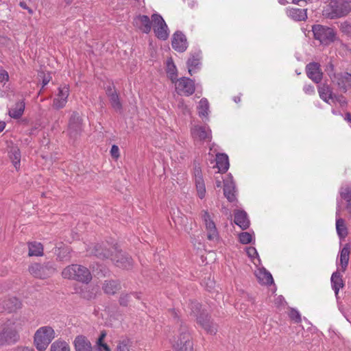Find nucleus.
<instances>
[{
  "mask_svg": "<svg viewBox=\"0 0 351 351\" xmlns=\"http://www.w3.org/2000/svg\"><path fill=\"white\" fill-rule=\"evenodd\" d=\"M307 10L295 8H287V16L295 21H304L307 18Z\"/></svg>",
  "mask_w": 351,
  "mask_h": 351,
  "instance_id": "25",
  "label": "nucleus"
},
{
  "mask_svg": "<svg viewBox=\"0 0 351 351\" xmlns=\"http://www.w3.org/2000/svg\"><path fill=\"white\" fill-rule=\"evenodd\" d=\"M25 103H24L23 100H21L19 103H17L14 110H25Z\"/></svg>",
  "mask_w": 351,
  "mask_h": 351,
  "instance_id": "55",
  "label": "nucleus"
},
{
  "mask_svg": "<svg viewBox=\"0 0 351 351\" xmlns=\"http://www.w3.org/2000/svg\"><path fill=\"white\" fill-rule=\"evenodd\" d=\"M223 194L230 202H234L237 200L236 188L233 182V178L230 174L226 179L223 180Z\"/></svg>",
  "mask_w": 351,
  "mask_h": 351,
  "instance_id": "15",
  "label": "nucleus"
},
{
  "mask_svg": "<svg viewBox=\"0 0 351 351\" xmlns=\"http://www.w3.org/2000/svg\"><path fill=\"white\" fill-rule=\"evenodd\" d=\"M167 73L172 82L177 80L178 71L171 58L167 61Z\"/></svg>",
  "mask_w": 351,
  "mask_h": 351,
  "instance_id": "38",
  "label": "nucleus"
},
{
  "mask_svg": "<svg viewBox=\"0 0 351 351\" xmlns=\"http://www.w3.org/2000/svg\"><path fill=\"white\" fill-rule=\"evenodd\" d=\"M253 234L247 232H243L239 234V241L242 244H248L252 242Z\"/></svg>",
  "mask_w": 351,
  "mask_h": 351,
  "instance_id": "42",
  "label": "nucleus"
},
{
  "mask_svg": "<svg viewBox=\"0 0 351 351\" xmlns=\"http://www.w3.org/2000/svg\"><path fill=\"white\" fill-rule=\"evenodd\" d=\"M215 160L219 172L222 173L226 172L230 166L228 155L226 154H217Z\"/></svg>",
  "mask_w": 351,
  "mask_h": 351,
  "instance_id": "29",
  "label": "nucleus"
},
{
  "mask_svg": "<svg viewBox=\"0 0 351 351\" xmlns=\"http://www.w3.org/2000/svg\"><path fill=\"white\" fill-rule=\"evenodd\" d=\"M341 31L346 34L348 36L351 37V23L347 21H345L341 23L340 25Z\"/></svg>",
  "mask_w": 351,
  "mask_h": 351,
  "instance_id": "44",
  "label": "nucleus"
},
{
  "mask_svg": "<svg viewBox=\"0 0 351 351\" xmlns=\"http://www.w3.org/2000/svg\"><path fill=\"white\" fill-rule=\"evenodd\" d=\"M256 276L260 283L266 285H270L274 282L271 274L265 268L259 269L256 273Z\"/></svg>",
  "mask_w": 351,
  "mask_h": 351,
  "instance_id": "30",
  "label": "nucleus"
},
{
  "mask_svg": "<svg viewBox=\"0 0 351 351\" xmlns=\"http://www.w3.org/2000/svg\"><path fill=\"white\" fill-rule=\"evenodd\" d=\"M110 155L114 159H118L120 156L119 148L117 145H113L110 149Z\"/></svg>",
  "mask_w": 351,
  "mask_h": 351,
  "instance_id": "47",
  "label": "nucleus"
},
{
  "mask_svg": "<svg viewBox=\"0 0 351 351\" xmlns=\"http://www.w3.org/2000/svg\"><path fill=\"white\" fill-rule=\"evenodd\" d=\"M117 346L114 351H130L132 341L127 337H121L116 341Z\"/></svg>",
  "mask_w": 351,
  "mask_h": 351,
  "instance_id": "34",
  "label": "nucleus"
},
{
  "mask_svg": "<svg viewBox=\"0 0 351 351\" xmlns=\"http://www.w3.org/2000/svg\"><path fill=\"white\" fill-rule=\"evenodd\" d=\"M246 252H247V254L248 255V256L250 258H251L252 259L257 257L258 258V261L260 262V259L258 258V252H257V250L255 247H248L246 248Z\"/></svg>",
  "mask_w": 351,
  "mask_h": 351,
  "instance_id": "45",
  "label": "nucleus"
},
{
  "mask_svg": "<svg viewBox=\"0 0 351 351\" xmlns=\"http://www.w3.org/2000/svg\"><path fill=\"white\" fill-rule=\"evenodd\" d=\"M178 94L180 95L189 96L195 91V83L190 78L182 77L177 79L173 82Z\"/></svg>",
  "mask_w": 351,
  "mask_h": 351,
  "instance_id": "13",
  "label": "nucleus"
},
{
  "mask_svg": "<svg viewBox=\"0 0 351 351\" xmlns=\"http://www.w3.org/2000/svg\"><path fill=\"white\" fill-rule=\"evenodd\" d=\"M333 66L330 64L327 68V72L332 83L338 89L346 93L351 87V74L348 72L333 73Z\"/></svg>",
  "mask_w": 351,
  "mask_h": 351,
  "instance_id": "9",
  "label": "nucleus"
},
{
  "mask_svg": "<svg viewBox=\"0 0 351 351\" xmlns=\"http://www.w3.org/2000/svg\"><path fill=\"white\" fill-rule=\"evenodd\" d=\"M330 281L332 289L338 295L339 289L343 287L342 276L337 271L332 274Z\"/></svg>",
  "mask_w": 351,
  "mask_h": 351,
  "instance_id": "33",
  "label": "nucleus"
},
{
  "mask_svg": "<svg viewBox=\"0 0 351 351\" xmlns=\"http://www.w3.org/2000/svg\"><path fill=\"white\" fill-rule=\"evenodd\" d=\"M312 32L314 38L322 45H328L337 40V32L332 27L317 24L312 26Z\"/></svg>",
  "mask_w": 351,
  "mask_h": 351,
  "instance_id": "7",
  "label": "nucleus"
},
{
  "mask_svg": "<svg viewBox=\"0 0 351 351\" xmlns=\"http://www.w3.org/2000/svg\"><path fill=\"white\" fill-rule=\"evenodd\" d=\"M171 344L174 351H193L192 337L186 326H180L171 340Z\"/></svg>",
  "mask_w": 351,
  "mask_h": 351,
  "instance_id": "4",
  "label": "nucleus"
},
{
  "mask_svg": "<svg viewBox=\"0 0 351 351\" xmlns=\"http://www.w3.org/2000/svg\"><path fill=\"white\" fill-rule=\"evenodd\" d=\"M345 119L347 120L348 122H350V125H351V114H350V113L348 112L346 114Z\"/></svg>",
  "mask_w": 351,
  "mask_h": 351,
  "instance_id": "59",
  "label": "nucleus"
},
{
  "mask_svg": "<svg viewBox=\"0 0 351 351\" xmlns=\"http://www.w3.org/2000/svg\"><path fill=\"white\" fill-rule=\"evenodd\" d=\"M289 317L294 321L295 323L301 322V315L298 311L295 308H291L289 313Z\"/></svg>",
  "mask_w": 351,
  "mask_h": 351,
  "instance_id": "43",
  "label": "nucleus"
},
{
  "mask_svg": "<svg viewBox=\"0 0 351 351\" xmlns=\"http://www.w3.org/2000/svg\"><path fill=\"white\" fill-rule=\"evenodd\" d=\"M194 179L195 180H202V173L200 167L195 165L193 169Z\"/></svg>",
  "mask_w": 351,
  "mask_h": 351,
  "instance_id": "46",
  "label": "nucleus"
},
{
  "mask_svg": "<svg viewBox=\"0 0 351 351\" xmlns=\"http://www.w3.org/2000/svg\"><path fill=\"white\" fill-rule=\"evenodd\" d=\"M305 93L311 95L314 93V87L310 84L305 85L303 88Z\"/></svg>",
  "mask_w": 351,
  "mask_h": 351,
  "instance_id": "54",
  "label": "nucleus"
},
{
  "mask_svg": "<svg viewBox=\"0 0 351 351\" xmlns=\"http://www.w3.org/2000/svg\"><path fill=\"white\" fill-rule=\"evenodd\" d=\"M349 256H350V247L348 244H346L340 251L339 256V265L341 267V270L344 272L347 267L348 265L349 262Z\"/></svg>",
  "mask_w": 351,
  "mask_h": 351,
  "instance_id": "32",
  "label": "nucleus"
},
{
  "mask_svg": "<svg viewBox=\"0 0 351 351\" xmlns=\"http://www.w3.org/2000/svg\"><path fill=\"white\" fill-rule=\"evenodd\" d=\"M191 133L195 141L210 142L212 132L208 126L195 125L191 129Z\"/></svg>",
  "mask_w": 351,
  "mask_h": 351,
  "instance_id": "14",
  "label": "nucleus"
},
{
  "mask_svg": "<svg viewBox=\"0 0 351 351\" xmlns=\"http://www.w3.org/2000/svg\"><path fill=\"white\" fill-rule=\"evenodd\" d=\"M208 101L206 98H202L199 102L198 110H208Z\"/></svg>",
  "mask_w": 351,
  "mask_h": 351,
  "instance_id": "49",
  "label": "nucleus"
},
{
  "mask_svg": "<svg viewBox=\"0 0 351 351\" xmlns=\"http://www.w3.org/2000/svg\"><path fill=\"white\" fill-rule=\"evenodd\" d=\"M334 97H336L337 99H335V103H339L341 107H343L344 105L346 104V101L344 97L343 96H336L334 95Z\"/></svg>",
  "mask_w": 351,
  "mask_h": 351,
  "instance_id": "52",
  "label": "nucleus"
},
{
  "mask_svg": "<svg viewBox=\"0 0 351 351\" xmlns=\"http://www.w3.org/2000/svg\"><path fill=\"white\" fill-rule=\"evenodd\" d=\"M56 336V332L51 326H41L34 335V346L38 351H45Z\"/></svg>",
  "mask_w": 351,
  "mask_h": 351,
  "instance_id": "5",
  "label": "nucleus"
},
{
  "mask_svg": "<svg viewBox=\"0 0 351 351\" xmlns=\"http://www.w3.org/2000/svg\"><path fill=\"white\" fill-rule=\"evenodd\" d=\"M61 253H63V254H69V250L68 248H64V249H62V250L60 251V254H58V258H59L61 261H62V260H64V258H66V257H65L64 256H61Z\"/></svg>",
  "mask_w": 351,
  "mask_h": 351,
  "instance_id": "56",
  "label": "nucleus"
},
{
  "mask_svg": "<svg viewBox=\"0 0 351 351\" xmlns=\"http://www.w3.org/2000/svg\"><path fill=\"white\" fill-rule=\"evenodd\" d=\"M208 115V111H199V116L201 118L206 117Z\"/></svg>",
  "mask_w": 351,
  "mask_h": 351,
  "instance_id": "57",
  "label": "nucleus"
},
{
  "mask_svg": "<svg viewBox=\"0 0 351 351\" xmlns=\"http://www.w3.org/2000/svg\"><path fill=\"white\" fill-rule=\"evenodd\" d=\"M351 10L348 3H341L336 0L331 1L323 10V15L328 19H334L347 15Z\"/></svg>",
  "mask_w": 351,
  "mask_h": 351,
  "instance_id": "8",
  "label": "nucleus"
},
{
  "mask_svg": "<svg viewBox=\"0 0 351 351\" xmlns=\"http://www.w3.org/2000/svg\"><path fill=\"white\" fill-rule=\"evenodd\" d=\"M90 253L100 258H110L116 266L120 268L130 269L133 265L132 258L119 250L116 245L107 248L106 246L97 244Z\"/></svg>",
  "mask_w": 351,
  "mask_h": 351,
  "instance_id": "1",
  "label": "nucleus"
},
{
  "mask_svg": "<svg viewBox=\"0 0 351 351\" xmlns=\"http://www.w3.org/2000/svg\"><path fill=\"white\" fill-rule=\"evenodd\" d=\"M22 328L21 323L16 318L8 319L0 325V346L16 343L20 336L19 330Z\"/></svg>",
  "mask_w": 351,
  "mask_h": 351,
  "instance_id": "2",
  "label": "nucleus"
},
{
  "mask_svg": "<svg viewBox=\"0 0 351 351\" xmlns=\"http://www.w3.org/2000/svg\"><path fill=\"white\" fill-rule=\"evenodd\" d=\"M318 93L321 99L330 104L335 103V99H337L336 97H334V94L328 85L322 84L319 86Z\"/></svg>",
  "mask_w": 351,
  "mask_h": 351,
  "instance_id": "26",
  "label": "nucleus"
},
{
  "mask_svg": "<svg viewBox=\"0 0 351 351\" xmlns=\"http://www.w3.org/2000/svg\"><path fill=\"white\" fill-rule=\"evenodd\" d=\"M197 193L200 199H203L206 195V186L204 179L195 181Z\"/></svg>",
  "mask_w": 351,
  "mask_h": 351,
  "instance_id": "40",
  "label": "nucleus"
},
{
  "mask_svg": "<svg viewBox=\"0 0 351 351\" xmlns=\"http://www.w3.org/2000/svg\"><path fill=\"white\" fill-rule=\"evenodd\" d=\"M64 278L88 283L92 280V275L88 268L81 265L73 264L65 267L62 271Z\"/></svg>",
  "mask_w": 351,
  "mask_h": 351,
  "instance_id": "6",
  "label": "nucleus"
},
{
  "mask_svg": "<svg viewBox=\"0 0 351 351\" xmlns=\"http://www.w3.org/2000/svg\"><path fill=\"white\" fill-rule=\"evenodd\" d=\"M172 47L178 52H184L188 47L186 36L181 32H176L173 36Z\"/></svg>",
  "mask_w": 351,
  "mask_h": 351,
  "instance_id": "18",
  "label": "nucleus"
},
{
  "mask_svg": "<svg viewBox=\"0 0 351 351\" xmlns=\"http://www.w3.org/2000/svg\"><path fill=\"white\" fill-rule=\"evenodd\" d=\"M106 336V332L105 330L101 331L97 341V346L98 347V349L100 350L101 348H104L105 351H110V347L105 343H104V340Z\"/></svg>",
  "mask_w": 351,
  "mask_h": 351,
  "instance_id": "41",
  "label": "nucleus"
},
{
  "mask_svg": "<svg viewBox=\"0 0 351 351\" xmlns=\"http://www.w3.org/2000/svg\"><path fill=\"white\" fill-rule=\"evenodd\" d=\"M29 256H42L43 254V247L40 243L34 241L28 243Z\"/></svg>",
  "mask_w": 351,
  "mask_h": 351,
  "instance_id": "36",
  "label": "nucleus"
},
{
  "mask_svg": "<svg viewBox=\"0 0 351 351\" xmlns=\"http://www.w3.org/2000/svg\"><path fill=\"white\" fill-rule=\"evenodd\" d=\"M9 75L6 71L3 69L0 70V82H8Z\"/></svg>",
  "mask_w": 351,
  "mask_h": 351,
  "instance_id": "50",
  "label": "nucleus"
},
{
  "mask_svg": "<svg viewBox=\"0 0 351 351\" xmlns=\"http://www.w3.org/2000/svg\"><path fill=\"white\" fill-rule=\"evenodd\" d=\"M221 181H220V180H217V181H216V186H217V188H219V187H221Z\"/></svg>",
  "mask_w": 351,
  "mask_h": 351,
  "instance_id": "64",
  "label": "nucleus"
},
{
  "mask_svg": "<svg viewBox=\"0 0 351 351\" xmlns=\"http://www.w3.org/2000/svg\"><path fill=\"white\" fill-rule=\"evenodd\" d=\"M10 158L15 169L18 170L20 168L21 164V152L19 149L16 148L12 149L10 152Z\"/></svg>",
  "mask_w": 351,
  "mask_h": 351,
  "instance_id": "39",
  "label": "nucleus"
},
{
  "mask_svg": "<svg viewBox=\"0 0 351 351\" xmlns=\"http://www.w3.org/2000/svg\"><path fill=\"white\" fill-rule=\"evenodd\" d=\"M340 201L337 199V210H336V230L340 239H344L348 235V229L345 224V221L339 217L341 213Z\"/></svg>",
  "mask_w": 351,
  "mask_h": 351,
  "instance_id": "19",
  "label": "nucleus"
},
{
  "mask_svg": "<svg viewBox=\"0 0 351 351\" xmlns=\"http://www.w3.org/2000/svg\"><path fill=\"white\" fill-rule=\"evenodd\" d=\"M49 82V80L45 77L43 80V86H45V85H47Z\"/></svg>",
  "mask_w": 351,
  "mask_h": 351,
  "instance_id": "60",
  "label": "nucleus"
},
{
  "mask_svg": "<svg viewBox=\"0 0 351 351\" xmlns=\"http://www.w3.org/2000/svg\"><path fill=\"white\" fill-rule=\"evenodd\" d=\"M152 19L155 35L158 38L165 40L169 37V29L163 18L158 14H154Z\"/></svg>",
  "mask_w": 351,
  "mask_h": 351,
  "instance_id": "11",
  "label": "nucleus"
},
{
  "mask_svg": "<svg viewBox=\"0 0 351 351\" xmlns=\"http://www.w3.org/2000/svg\"><path fill=\"white\" fill-rule=\"evenodd\" d=\"M200 56L199 53L191 54L187 61L188 71L191 75L196 73L200 68Z\"/></svg>",
  "mask_w": 351,
  "mask_h": 351,
  "instance_id": "27",
  "label": "nucleus"
},
{
  "mask_svg": "<svg viewBox=\"0 0 351 351\" xmlns=\"http://www.w3.org/2000/svg\"><path fill=\"white\" fill-rule=\"evenodd\" d=\"M233 99L236 103H238L241 101L239 96L234 97Z\"/></svg>",
  "mask_w": 351,
  "mask_h": 351,
  "instance_id": "63",
  "label": "nucleus"
},
{
  "mask_svg": "<svg viewBox=\"0 0 351 351\" xmlns=\"http://www.w3.org/2000/svg\"><path fill=\"white\" fill-rule=\"evenodd\" d=\"M201 217L206 227L208 239L217 241L219 235L211 215L207 210H202Z\"/></svg>",
  "mask_w": 351,
  "mask_h": 351,
  "instance_id": "12",
  "label": "nucleus"
},
{
  "mask_svg": "<svg viewBox=\"0 0 351 351\" xmlns=\"http://www.w3.org/2000/svg\"><path fill=\"white\" fill-rule=\"evenodd\" d=\"M9 115L14 119H19L22 117L24 111H8Z\"/></svg>",
  "mask_w": 351,
  "mask_h": 351,
  "instance_id": "53",
  "label": "nucleus"
},
{
  "mask_svg": "<svg viewBox=\"0 0 351 351\" xmlns=\"http://www.w3.org/2000/svg\"><path fill=\"white\" fill-rule=\"evenodd\" d=\"M82 119L78 113L75 112L69 123V132L71 136L76 137L82 131Z\"/></svg>",
  "mask_w": 351,
  "mask_h": 351,
  "instance_id": "20",
  "label": "nucleus"
},
{
  "mask_svg": "<svg viewBox=\"0 0 351 351\" xmlns=\"http://www.w3.org/2000/svg\"><path fill=\"white\" fill-rule=\"evenodd\" d=\"M20 5L24 9H27V6L25 2H21Z\"/></svg>",
  "mask_w": 351,
  "mask_h": 351,
  "instance_id": "62",
  "label": "nucleus"
},
{
  "mask_svg": "<svg viewBox=\"0 0 351 351\" xmlns=\"http://www.w3.org/2000/svg\"><path fill=\"white\" fill-rule=\"evenodd\" d=\"M134 25L140 29L142 32L148 34L150 32L152 27V20L146 15H138L134 19Z\"/></svg>",
  "mask_w": 351,
  "mask_h": 351,
  "instance_id": "16",
  "label": "nucleus"
},
{
  "mask_svg": "<svg viewBox=\"0 0 351 351\" xmlns=\"http://www.w3.org/2000/svg\"><path fill=\"white\" fill-rule=\"evenodd\" d=\"M12 351H34L32 347L19 346L13 348Z\"/></svg>",
  "mask_w": 351,
  "mask_h": 351,
  "instance_id": "51",
  "label": "nucleus"
},
{
  "mask_svg": "<svg viewBox=\"0 0 351 351\" xmlns=\"http://www.w3.org/2000/svg\"><path fill=\"white\" fill-rule=\"evenodd\" d=\"M75 351H93L90 341L84 335H78L74 340Z\"/></svg>",
  "mask_w": 351,
  "mask_h": 351,
  "instance_id": "23",
  "label": "nucleus"
},
{
  "mask_svg": "<svg viewBox=\"0 0 351 351\" xmlns=\"http://www.w3.org/2000/svg\"><path fill=\"white\" fill-rule=\"evenodd\" d=\"M307 76L315 83H319L322 78V72L320 70L319 64L311 62L306 66Z\"/></svg>",
  "mask_w": 351,
  "mask_h": 351,
  "instance_id": "21",
  "label": "nucleus"
},
{
  "mask_svg": "<svg viewBox=\"0 0 351 351\" xmlns=\"http://www.w3.org/2000/svg\"><path fill=\"white\" fill-rule=\"evenodd\" d=\"M6 123L5 121H0V132H1L5 128Z\"/></svg>",
  "mask_w": 351,
  "mask_h": 351,
  "instance_id": "58",
  "label": "nucleus"
},
{
  "mask_svg": "<svg viewBox=\"0 0 351 351\" xmlns=\"http://www.w3.org/2000/svg\"><path fill=\"white\" fill-rule=\"evenodd\" d=\"M50 351H71V348L65 341L58 339L51 343Z\"/></svg>",
  "mask_w": 351,
  "mask_h": 351,
  "instance_id": "37",
  "label": "nucleus"
},
{
  "mask_svg": "<svg viewBox=\"0 0 351 351\" xmlns=\"http://www.w3.org/2000/svg\"><path fill=\"white\" fill-rule=\"evenodd\" d=\"M55 271V267L50 263L43 265L33 263L29 267V273L34 277L41 279L50 277L54 274Z\"/></svg>",
  "mask_w": 351,
  "mask_h": 351,
  "instance_id": "10",
  "label": "nucleus"
},
{
  "mask_svg": "<svg viewBox=\"0 0 351 351\" xmlns=\"http://www.w3.org/2000/svg\"><path fill=\"white\" fill-rule=\"evenodd\" d=\"M339 194L341 199L346 202V208H351V185L341 186L339 190Z\"/></svg>",
  "mask_w": 351,
  "mask_h": 351,
  "instance_id": "35",
  "label": "nucleus"
},
{
  "mask_svg": "<svg viewBox=\"0 0 351 351\" xmlns=\"http://www.w3.org/2000/svg\"><path fill=\"white\" fill-rule=\"evenodd\" d=\"M130 300V295L129 294H121L119 298V304L121 306H128Z\"/></svg>",
  "mask_w": 351,
  "mask_h": 351,
  "instance_id": "48",
  "label": "nucleus"
},
{
  "mask_svg": "<svg viewBox=\"0 0 351 351\" xmlns=\"http://www.w3.org/2000/svg\"><path fill=\"white\" fill-rule=\"evenodd\" d=\"M2 305L4 310L13 313L21 308L22 302L16 297H9L3 301Z\"/></svg>",
  "mask_w": 351,
  "mask_h": 351,
  "instance_id": "22",
  "label": "nucleus"
},
{
  "mask_svg": "<svg viewBox=\"0 0 351 351\" xmlns=\"http://www.w3.org/2000/svg\"><path fill=\"white\" fill-rule=\"evenodd\" d=\"M234 221L242 230L247 229L250 224L247 215L243 210H237L234 212Z\"/></svg>",
  "mask_w": 351,
  "mask_h": 351,
  "instance_id": "24",
  "label": "nucleus"
},
{
  "mask_svg": "<svg viewBox=\"0 0 351 351\" xmlns=\"http://www.w3.org/2000/svg\"><path fill=\"white\" fill-rule=\"evenodd\" d=\"M120 289V282L114 280H105L102 285L104 293L108 295L115 294Z\"/></svg>",
  "mask_w": 351,
  "mask_h": 351,
  "instance_id": "28",
  "label": "nucleus"
},
{
  "mask_svg": "<svg viewBox=\"0 0 351 351\" xmlns=\"http://www.w3.org/2000/svg\"><path fill=\"white\" fill-rule=\"evenodd\" d=\"M106 94L109 97L112 107L114 109H119L121 108L118 95L117 94L114 88L110 85L106 87Z\"/></svg>",
  "mask_w": 351,
  "mask_h": 351,
  "instance_id": "31",
  "label": "nucleus"
},
{
  "mask_svg": "<svg viewBox=\"0 0 351 351\" xmlns=\"http://www.w3.org/2000/svg\"><path fill=\"white\" fill-rule=\"evenodd\" d=\"M69 95V88L66 85L60 86L58 92L53 100V105L58 108H62L65 106L67 98Z\"/></svg>",
  "mask_w": 351,
  "mask_h": 351,
  "instance_id": "17",
  "label": "nucleus"
},
{
  "mask_svg": "<svg viewBox=\"0 0 351 351\" xmlns=\"http://www.w3.org/2000/svg\"><path fill=\"white\" fill-rule=\"evenodd\" d=\"M189 308L191 310V315L196 318L198 324L208 333L210 335L216 334L217 331V325L210 320L208 313L202 309V305L199 302L196 301L191 302Z\"/></svg>",
  "mask_w": 351,
  "mask_h": 351,
  "instance_id": "3",
  "label": "nucleus"
},
{
  "mask_svg": "<svg viewBox=\"0 0 351 351\" xmlns=\"http://www.w3.org/2000/svg\"><path fill=\"white\" fill-rule=\"evenodd\" d=\"M278 2L281 5H286L287 3H288V1L287 0H278Z\"/></svg>",
  "mask_w": 351,
  "mask_h": 351,
  "instance_id": "61",
  "label": "nucleus"
}]
</instances>
